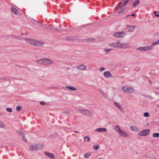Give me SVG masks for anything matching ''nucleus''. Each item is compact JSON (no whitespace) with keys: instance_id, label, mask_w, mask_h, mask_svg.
I'll return each mask as SVG.
<instances>
[{"instance_id":"obj_49","label":"nucleus","mask_w":159,"mask_h":159,"mask_svg":"<svg viewBox=\"0 0 159 159\" xmlns=\"http://www.w3.org/2000/svg\"><path fill=\"white\" fill-rule=\"evenodd\" d=\"M40 60H49V59H46V58H42V59H40Z\"/></svg>"},{"instance_id":"obj_41","label":"nucleus","mask_w":159,"mask_h":159,"mask_svg":"<svg viewBox=\"0 0 159 159\" xmlns=\"http://www.w3.org/2000/svg\"><path fill=\"white\" fill-rule=\"evenodd\" d=\"M105 68L104 67H102V68H100L99 70L100 71H104L105 70Z\"/></svg>"},{"instance_id":"obj_55","label":"nucleus","mask_w":159,"mask_h":159,"mask_svg":"<svg viewBox=\"0 0 159 159\" xmlns=\"http://www.w3.org/2000/svg\"><path fill=\"white\" fill-rule=\"evenodd\" d=\"M129 16V15H127L126 16V18H127Z\"/></svg>"},{"instance_id":"obj_30","label":"nucleus","mask_w":159,"mask_h":159,"mask_svg":"<svg viewBox=\"0 0 159 159\" xmlns=\"http://www.w3.org/2000/svg\"><path fill=\"white\" fill-rule=\"evenodd\" d=\"M149 159H156V157L152 154L149 156Z\"/></svg>"},{"instance_id":"obj_31","label":"nucleus","mask_w":159,"mask_h":159,"mask_svg":"<svg viewBox=\"0 0 159 159\" xmlns=\"http://www.w3.org/2000/svg\"><path fill=\"white\" fill-rule=\"evenodd\" d=\"M112 50V49L109 48H106L104 49V51L106 53L109 52L110 51H111Z\"/></svg>"},{"instance_id":"obj_23","label":"nucleus","mask_w":159,"mask_h":159,"mask_svg":"<svg viewBox=\"0 0 159 159\" xmlns=\"http://www.w3.org/2000/svg\"><path fill=\"white\" fill-rule=\"evenodd\" d=\"M66 88L69 90L72 91H74L77 90V89L76 88L73 87L67 86H66Z\"/></svg>"},{"instance_id":"obj_10","label":"nucleus","mask_w":159,"mask_h":159,"mask_svg":"<svg viewBox=\"0 0 159 159\" xmlns=\"http://www.w3.org/2000/svg\"><path fill=\"white\" fill-rule=\"evenodd\" d=\"M76 68L78 70H84L86 69V67L84 65H81L76 66Z\"/></svg>"},{"instance_id":"obj_57","label":"nucleus","mask_w":159,"mask_h":159,"mask_svg":"<svg viewBox=\"0 0 159 159\" xmlns=\"http://www.w3.org/2000/svg\"><path fill=\"white\" fill-rule=\"evenodd\" d=\"M157 107H159V104H158V105H157Z\"/></svg>"},{"instance_id":"obj_22","label":"nucleus","mask_w":159,"mask_h":159,"mask_svg":"<svg viewBox=\"0 0 159 159\" xmlns=\"http://www.w3.org/2000/svg\"><path fill=\"white\" fill-rule=\"evenodd\" d=\"M127 34L125 32H120V38L124 37Z\"/></svg>"},{"instance_id":"obj_34","label":"nucleus","mask_w":159,"mask_h":159,"mask_svg":"<svg viewBox=\"0 0 159 159\" xmlns=\"http://www.w3.org/2000/svg\"><path fill=\"white\" fill-rule=\"evenodd\" d=\"M6 110L9 112H11L12 111V109L11 108H6Z\"/></svg>"},{"instance_id":"obj_16","label":"nucleus","mask_w":159,"mask_h":159,"mask_svg":"<svg viewBox=\"0 0 159 159\" xmlns=\"http://www.w3.org/2000/svg\"><path fill=\"white\" fill-rule=\"evenodd\" d=\"M95 131L98 132H105L107 131V129L105 128H98L96 129Z\"/></svg>"},{"instance_id":"obj_58","label":"nucleus","mask_w":159,"mask_h":159,"mask_svg":"<svg viewBox=\"0 0 159 159\" xmlns=\"http://www.w3.org/2000/svg\"><path fill=\"white\" fill-rule=\"evenodd\" d=\"M118 13H119V11H118Z\"/></svg>"},{"instance_id":"obj_13","label":"nucleus","mask_w":159,"mask_h":159,"mask_svg":"<svg viewBox=\"0 0 159 159\" xmlns=\"http://www.w3.org/2000/svg\"><path fill=\"white\" fill-rule=\"evenodd\" d=\"M119 43L117 42L116 43H110L109 46L111 47L118 48H119Z\"/></svg>"},{"instance_id":"obj_43","label":"nucleus","mask_w":159,"mask_h":159,"mask_svg":"<svg viewBox=\"0 0 159 159\" xmlns=\"http://www.w3.org/2000/svg\"><path fill=\"white\" fill-rule=\"evenodd\" d=\"M63 113L66 115V116H67L69 115V113L67 111H65L63 112Z\"/></svg>"},{"instance_id":"obj_51","label":"nucleus","mask_w":159,"mask_h":159,"mask_svg":"<svg viewBox=\"0 0 159 159\" xmlns=\"http://www.w3.org/2000/svg\"><path fill=\"white\" fill-rule=\"evenodd\" d=\"M87 138V136H85L84 138V139H86Z\"/></svg>"},{"instance_id":"obj_14","label":"nucleus","mask_w":159,"mask_h":159,"mask_svg":"<svg viewBox=\"0 0 159 159\" xmlns=\"http://www.w3.org/2000/svg\"><path fill=\"white\" fill-rule=\"evenodd\" d=\"M103 75L106 78H110L112 76L111 73L108 71L104 72Z\"/></svg>"},{"instance_id":"obj_11","label":"nucleus","mask_w":159,"mask_h":159,"mask_svg":"<svg viewBox=\"0 0 159 159\" xmlns=\"http://www.w3.org/2000/svg\"><path fill=\"white\" fill-rule=\"evenodd\" d=\"M129 45L128 43H120V48H126L129 47Z\"/></svg>"},{"instance_id":"obj_25","label":"nucleus","mask_w":159,"mask_h":159,"mask_svg":"<svg viewBox=\"0 0 159 159\" xmlns=\"http://www.w3.org/2000/svg\"><path fill=\"white\" fill-rule=\"evenodd\" d=\"M113 36L115 38H118L119 37V32H117L114 33L113 34Z\"/></svg>"},{"instance_id":"obj_3","label":"nucleus","mask_w":159,"mask_h":159,"mask_svg":"<svg viewBox=\"0 0 159 159\" xmlns=\"http://www.w3.org/2000/svg\"><path fill=\"white\" fill-rule=\"evenodd\" d=\"M43 147V146L41 144L31 146L30 148V150L31 151H37L41 149Z\"/></svg>"},{"instance_id":"obj_40","label":"nucleus","mask_w":159,"mask_h":159,"mask_svg":"<svg viewBox=\"0 0 159 159\" xmlns=\"http://www.w3.org/2000/svg\"><path fill=\"white\" fill-rule=\"evenodd\" d=\"M98 90L99 92L102 95L104 93V92L101 89H99Z\"/></svg>"},{"instance_id":"obj_48","label":"nucleus","mask_w":159,"mask_h":159,"mask_svg":"<svg viewBox=\"0 0 159 159\" xmlns=\"http://www.w3.org/2000/svg\"><path fill=\"white\" fill-rule=\"evenodd\" d=\"M139 68H135V70H137L138 71V70H139Z\"/></svg>"},{"instance_id":"obj_37","label":"nucleus","mask_w":159,"mask_h":159,"mask_svg":"<svg viewBox=\"0 0 159 159\" xmlns=\"http://www.w3.org/2000/svg\"><path fill=\"white\" fill-rule=\"evenodd\" d=\"M21 107L20 106H18L16 107V109L17 111H20L21 110Z\"/></svg>"},{"instance_id":"obj_24","label":"nucleus","mask_w":159,"mask_h":159,"mask_svg":"<svg viewBox=\"0 0 159 159\" xmlns=\"http://www.w3.org/2000/svg\"><path fill=\"white\" fill-rule=\"evenodd\" d=\"M114 128L116 132L119 134V126L118 125H115Z\"/></svg>"},{"instance_id":"obj_27","label":"nucleus","mask_w":159,"mask_h":159,"mask_svg":"<svg viewBox=\"0 0 159 159\" xmlns=\"http://www.w3.org/2000/svg\"><path fill=\"white\" fill-rule=\"evenodd\" d=\"M152 136L153 138H158L159 137V133H154L153 134Z\"/></svg>"},{"instance_id":"obj_47","label":"nucleus","mask_w":159,"mask_h":159,"mask_svg":"<svg viewBox=\"0 0 159 159\" xmlns=\"http://www.w3.org/2000/svg\"><path fill=\"white\" fill-rule=\"evenodd\" d=\"M89 141H90V138L89 136H87V141L88 142H89Z\"/></svg>"},{"instance_id":"obj_42","label":"nucleus","mask_w":159,"mask_h":159,"mask_svg":"<svg viewBox=\"0 0 159 159\" xmlns=\"http://www.w3.org/2000/svg\"><path fill=\"white\" fill-rule=\"evenodd\" d=\"M120 110L121 111V112H122L123 113H125V110L124 109L121 108V107L120 106Z\"/></svg>"},{"instance_id":"obj_38","label":"nucleus","mask_w":159,"mask_h":159,"mask_svg":"<svg viewBox=\"0 0 159 159\" xmlns=\"http://www.w3.org/2000/svg\"><path fill=\"white\" fill-rule=\"evenodd\" d=\"M46 28L48 29H49L50 30H53V29L51 27V25H49L48 27H46Z\"/></svg>"},{"instance_id":"obj_56","label":"nucleus","mask_w":159,"mask_h":159,"mask_svg":"<svg viewBox=\"0 0 159 159\" xmlns=\"http://www.w3.org/2000/svg\"><path fill=\"white\" fill-rule=\"evenodd\" d=\"M31 19L33 21H36L35 20H34L33 19H32V18H31Z\"/></svg>"},{"instance_id":"obj_44","label":"nucleus","mask_w":159,"mask_h":159,"mask_svg":"<svg viewBox=\"0 0 159 159\" xmlns=\"http://www.w3.org/2000/svg\"><path fill=\"white\" fill-rule=\"evenodd\" d=\"M40 104L42 105H45V103L43 102H41L40 103Z\"/></svg>"},{"instance_id":"obj_50","label":"nucleus","mask_w":159,"mask_h":159,"mask_svg":"<svg viewBox=\"0 0 159 159\" xmlns=\"http://www.w3.org/2000/svg\"><path fill=\"white\" fill-rule=\"evenodd\" d=\"M135 16V15L134 14H132L131 15V16Z\"/></svg>"},{"instance_id":"obj_29","label":"nucleus","mask_w":159,"mask_h":159,"mask_svg":"<svg viewBox=\"0 0 159 159\" xmlns=\"http://www.w3.org/2000/svg\"><path fill=\"white\" fill-rule=\"evenodd\" d=\"M90 154L89 153H85L84 154V157L85 158H88L90 156Z\"/></svg>"},{"instance_id":"obj_17","label":"nucleus","mask_w":159,"mask_h":159,"mask_svg":"<svg viewBox=\"0 0 159 159\" xmlns=\"http://www.w3.org/2000/svg\"><path fill=\"white\" fill-rule=\"evenodd\" d=\"M120 135L121 136L127 137H128V135L125 132H123L121 129H120Z\"/></svg>"},{"instance_id":"obj_39","label":"nucleus","mask_w":159,"mask_h":159,"mask_svg":"<svg viewBox=\"0 0 159 159\" xmlns=\"http://www.w3.org/2000/svg\"><path fill=\"white\" fill-rule=\"evenodd\" d=\"M102 95L103 97H104L105 98H106V99L107 98V95L106 93H104Z\"/></svg>"},{"instance_id":"obj_18","label":"nucleus","mask_w":159,"mask_h":159,"mask_svg":"<svg viewBox=\"0 0 159 159\" xmlns=\"http://www.w3.org/2000/svg\"><path fill=\"white\" fill-rule=\"evenodd\" d=\"M127 28L129 32H133L135 29V27L134 26H130V25H128Z\"/></svg>"},{"instance_id":"obj_26","label":"nucleus","mask_w":159,"mask_h":159,"mask_svg":"<svg viewBox=\"0 0 159 159\" xmlns=\"http://www.w3.org/2000/svg\"><path fill=\"white\" fill-rule=\"evenodd\" d=\"M158 44V42L157 41H155V42L152 43L151 44V45H150V46H151V47H152V50L153 48V46L155 45H157V44Z\"/></svg>"},{"instance_id":"obj_59","label":"nucleus","mask_w":159,"mask_h":159,"mask_svg":"<svg viewBox=\"0 0 159 159\" xmlns=\"http://www.w3.org/2000/svg\"><path fill=\"white\" fill-rule=\"evenodd\" d=\"M75 133H77V132L76 131H75Z\"/></svg>"},{"instance_id":"obj_53","label":"nucleus","mask_w":159,"mask_h":159,"mask_svg":"<svg viewBox=\"0 0 159 159\" xmlns=\"http://www.w3.org/2000/svg\"><path fill=\"white\" fill-rule=\"evenodd\" d=\"M157 13V11H154V12H153V13L154 14H155L156 15V14Z\"/></svg>"},{"instance_id":"obj_19","label":"nucleus","mask_w":159,"mask_h":159,"mask_svg":"<svg viewBox=\"0 0 159 159\" xmlns=\"http://www.w3.org/2000/svg\"><path fill=\"white\" fill-rule=\"evenodd\" d=\"M130 128L132 131L137 132L139 131L138 127L135 126H132L130 127Z\"/></svg>"},{"instance_id":"obj_28","label":"nucleus","mask_w":159,"mask_h":159,"mask_svg":"<svg viewBox=\"0 0 159 159\" xmlns=\"http://www.w3.org/2000/svg\"><path fill=\"white\" fill-rule=\"evenodd\" d=\"M125 7L123 6L120 8V13L124 12L125 10Z\"/></svg>"},{"instance_id":"obj_45","label":"nucleus","mask_w":159,"mask_h":159,"mask_svg":"<svg viewBox=\"0 0 159 159\" xmlns=\"http://www.w3.org/2000/svg\"><path fill=\"white\" fill-rule=\"evenodd\" d=\"M94 40L93 39H88V41L89 42H92Z\"/></svg>"},{"instance_id":"obj_5","label":"nucleus","mask_w":159,"mask_h":159,"mask_svg":"<svg viewBox=\"0 0 159 159\" xmlns=\"http://www.w3.org/2000/svg\"><path fill=\"white\" fill-rule=\"evenodd\" d=\"M136 50L139 51H147L152 50V47L150 46H147L137 48Z\"/></svg>"},{"instance_id":"obj_46","label":"nucleus","mask_w":159,"mask_h":159,"mask_svg":"<svg viewBox=\"0 0 159 159\" xmlns=\"http://www.w3.org/2000/svg\"><path fill=\"white\" fill-rule=\"evenodd\" d=\"M119 8V3L118 4L117 6L116 7V9H118Z\"/></svg>"},{"instance_id":"obj_52","label":"nucleus","mask_w":159,"mask_h":159,"mask_svg":"<svg viewBox=\"0 0 159 159\" xmlns=\"http://www.w3.org/2000/svg\"><path fill=\"white\" fill-rule=\"evenodd\" d=\"M155 16H157V17H159V15H158V14H156L155 15Z\"/></svg>"},{"instance_id":"obj_9","label":"nucleus","mask_w":159,"mask_h":159,"mask_svg":"<svg viewBox=\"0 0 159 159\" xmlns=\"http://www.w3.org/2000/svg\"><path fill=\"white\" fill-rule=\"evenodd\" d=\"M44 153L48 157L51 159H54L55 158L54 155L52 153L48 152H44Z\"/></svg>"},{"instance_id":"obj_54","label":"nucleus","mask_w":159,"mask_h":159,"mask_svg":"<svg viewBox=\"0 0 159 159\" xmlns=\"http://www.w3.org/2000/svg\"><path fill=\"white\" fill-rule=\"evenodd\" d=\"M157 42H158V43L159 44V39L158 40H157Z\"/></svg>"},{"instance_id":"obj_35","label":"nucleus","mask_w":159,"mask_h":159,"mask_svg":"<svg viewBox=\"0 0 159 159\" xmlns=\"http://www.w3.org/2000/svg\"><path fill=\"white\" fill-rule=\"evenodd\" d=\"M144 116L145 117H148L149 116V113L148 112H146L144 113Z\"/></svg>"},{"instance_id":"obj_4","label":"nucleus","mask_w":159,"mask_h":159,"mask_svg":"<svg viewBox=\"0 0 159 159\" xmlns=\"http://www.w3.org/2000/svg\"><path fill=\"white\" fill-rule=\"evenodd\" d=\"M36 62L38 64L44 65L51 64L53 62L52 60H36Z\"/></svg>"},{"instance_id":"obj_36","label":"nucleus","mask_w":159,"mask_h":159,"mask_svg":"<svg viewBox=\"0 0 159 159\" xmlns=\"http://www.w3.org/2000/svg\"><path fill=\"white\" fill-rule=\"evenodd\" d=\"M115 105L118 108H119V103L115 102H114Z\"/></svg>"},{"instance_id":"obj_1","label":"nucleus","mask_w":159,"mask_h":159,"mask_svg":"<svg viewBox=\"0 0 159 159\" xmlns=\"http://www.w3.org/2000/svg\"><path fill=\"white\" fill-rule=\"evenodd\" d=\"M25 41L34 46H42L43 45V43L40 41L33 39L26 38L25 39Z\"/></svg>"},{"instance_id":"obj_8","label":"nucleus","mask_w":159,"mask_h":159,"mask_svg":"<svg viewBox=\"0 0 159 159\" xmlns=\"http://www.w3.org/2000/svg\"><path fill=\"white\" fill-rule=\"evenodd\" d=\"M79 111L82 114L85 115L91 116H93V114L90 111L86 110H79Z\"/></svg>"},{"instance_id":"obj_21","label":"nucleus","mask_w":159,"mask_h":159,"mask_svg":"<svg viewBox=\"0 0 159 159\" xmlns=\"http://www.w3.org/2000/svg\"><path fill=\"white\" fill-rule=\"evenodd\" d=\"M12 12L16 15H18L19 14V11L15 8L12 7L11 8Z\"/></svg>"},{"instance_id":"obj_33","label":"nucleus","mask_w":159,"mask_h":159,"mask_svg":"<svg viewBox=\"0 0 159 159\" xmlns=\"http://www.w3.org/2000/svg\"><path fill=\"white\" fill-rule=\"evenodd\" d=\"M5 127V125L1 121H0V127L3 128Z\"/></svg>"},{"instance_id":"obj_15","label":"nucleus","mask_w":159,"mask_h":159,"mask_svg":"<svg viewBox=\"0 0 159 159\" xmlns=\"http://www.w3.org/2000/svg\"><path fill=\"white\" fill-rule=\"evenodd\" d=\"M129 0H122L120 2V8L125 6Z\"/></svg>"},{"instance_id":"obj_20","label":"nucleus","mask_w":159,"mask_h":159,"mask_svg":"<svg viewBox=\"0 0 159 159\" xmlns=\"http://www.w3.org/2000/svg\"><path fill=\"white\" fill-rule=\"evenodd\" d=\"M140 2L139 0H137L134 1L133 3L132 7L133 8H134L135 7L139 5Z\"/></svg>"},{"instance_id":"obj_12","label":"nucleus","mask_w":159,"mask_h":159,"mask_svg":"<svg viewBox=\"0 0 159 159\" xmlns=\"http://www.w3.org/2000/svg\"><path fill=\"white\" fill-rule=\"evenodd\" d=\"M18 134L19 135H21L22 137V139L25 142H27V140L26 139V138H25V134L22 131L20 130V131L18 132Z\"/></svg>"},{"instance_id":"obj_2","label":"nucleus","mask_w":159,"mask_h":159,"mask_svg":"<svg viewBox=\"0 0 159 159\" xmlns=\"http://www.w3.org/2000/svg\"><path fill=\"white\" fill-rule=\"evenodd\" d=\"M122 89L124 92L128 93H133L134 91L133 88L128 86H123Z\"/></svg>"},{"instance_id":"obj_6","label":"nucleus","mask_w":159,"mask_h":159,"mask_svg":"<svg viewBox=\"0 0 159 159\" xmlns=\"http://www.w3.org/2000/svg\"><path fill=\"white\" fill-rule=\"evenodd\" d=\"M15 78L9 76L0 77V82H2L5 81H7L14 80Z\"/></svg>"},{"instance_id":"obj_32","label":"nucleus","mask_w":159,"mask_h":159,"mask_svg":"<svg viewBox=\"0 0 159 159\" xmlns=\"http://www.w3.org/2000/svg\"><path fill=\"white\" fill-rule=\"evenodd\" d=\"M99 145H94L93 146V149L95 150H97L99 148Z\"/></svg>"},{"instance_id":"obj_7","label":"nucleus","mask_w":159,"mask_h":159,"mask_svg":"<svg viewBox=\"0 0 159 159\" xmlns=\"http://www.w3.org/2000/svg\"><path fill=\"white\" fill-rule=\"evenodd\" d=\"M150 132L149 129H146L140 132L139 135L140 136H145L148 135Z\"/></svg>"}]
</instances>
